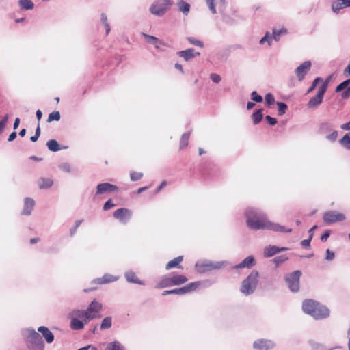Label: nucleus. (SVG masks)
I'll return each mask as SVG.
<instances>
[{
  "mask_svg": "<svg viewBox=\"0 0 350 350\" xmlns=\"http://www.w3.org/2000/svg\"><path fill=\"white\" fill-rule=\"evenodd\" d=\"M246 224L249 228L253 230H269L274 232H291V228L269 221L266 215L260 209L249 207L245 212Z\"/></svg>",
  "mask_w": 350,
  "mask_h": 350,
  "instance_id": "f257e3e1",
  "label": "nucleus"
},
{
  "mask_svg": "<svg viewBox=\"0 0 350 350\" xmlns=\"http://www.w3.org/2000/svg\"><path fill=\"white\" fill-rule=\"evenodd\" d=\"M302 309L315 319H325L329 316V310L325 306L312 299H306L303 301Z\"/></svg>",
  "mask_w": 350,
  "mask_h": 350,
  "instance_id": "f03ea898",
  "label": "nucleus"
},
{
  "mask_svg": "<svg viewBox=\"0 0 350 350\" xmlns=\"http://www.w3.org/2000/svg\"><path fill=\"white\" fill-rule=\"evenodd\" d=\"M23 335L29 350H44V343L42 338L33 329L23 330Z\"/></svg>",
  "mask_w": 350,
  "mask_h": 350,
  "instance_id": "7ed1b4c3",
  "label": "nucleus"
},
{
  "mask_svg": "<svg viewBox=\"0 0 350 350\" xmlns=\"http://www.w3.org/2000/svg\"><path fill=\"white\" fill-rule=\"evenodd\" d=\"M258 276V271L252 270L248 276L242 282L240 291L245 295L252 294L256 288Z\"/></svg>",
  "mask_w": 350,
  "mask_h": 350,
  "instance_id": "20e7f679",
  "label": "nucleus"
},
{
  "mask_svg": "<svg viewBox=\"0 0 350 350\" xmlns=\"http://www.w3.org/2000/svg\"><path fill=\"white\" fill-rule=\"evenodd\" d=\"M172 4L171 0H157L150 6V12L155 16H162L166 13Z\"/></svg>",
  "mask_w": 350,
  "mask_h": 350,
  "instance_id": "39448f33",
  "label": "nucleus"
},
{
  "mask_svg": "<svg viewBox=\"0 0 350 350\" xmlns=\"http://www.w3.org/2000/svg\"><path fill=\"white\" fill-rule=\"evenodd\" d=\"M201 284L200 281L191 282L183 287L178 288H174L172 290H166L162 293L163 296H165L167 295H185L193 292L196 291Z\"/></svg>",
  "mask_w": 350,
  "mask_h": 350,
  "instance_id": "423d86ee",
  "label": "nucleus"
},
{
  "mask_svg": "<svg viewBox=\"0 0 350 350\" xmlns=\"http://www.w3.org/2000/svg\"><path fill=\"white\" fill-rule=\"evenodd\" d=\"M301 275V271L296 270L288 274L285 277V281L287 283L291 291L296 293L299 290V280Z\"/></svg>",
  "mask_w": 350,
  "mask_h": 350,
  "instance_id": "0eeeda50",
  "label": "nucleus"
},
{
  "mask_svg": "<svg viewBox=\"0 0 350 350\" xmlns=\"http://www.w3.org/2000/svg\"><path fill=\"white\" fill-rule=\"evenodd\" d=\"M325 93V85H321L319 88L317 94L312 97L308 101L307 106L310 109L317 107L323 101L324 94Z\"/></svg>",
  "mask_w": 350,
  "mask_h": 350,
  "instance_id": "6e6552de",
  "label": "nucleus"
},
{
  "mask_svg": "<svg viewBox=\"0 0 350 350\" xmlns=\"http://www.w3.org/2000/svg\"><path fill=\"white\" fill-rule=\"evenodd\" d=\"M113 217L126 224L132 217V211L126 208H120L113 212Z\"/></svg>",
  "mask_w": 350,
  "mask_h": 350,
  "instance_id": "1a4fd4ad",
  "label": "nucleus"
},
{
  "mask_svg": "<svg viewBox=\"0 0 350 350\" xmlns=\"http://www.w3.org/2000/svg\"><path fill=\"white\" fill-rule=\"evenodd\" d=\"M323 220L327 224H332L336 221H343L345 217L343 214L334 211H329L324 213Z\"/></svg>",
  "mask_w": 350,
  "mask_h": 350,
  "instance_id": "9d476101",
  "label": "nucleus"
},
{
  "mask_svg": "<svg viewBox=\"0 0 350 350\" xmlns=\"http://www.w3.org/2000/svg\"><path fill=\"white\" fill-rule=\"evenodd\" d=\"M311 65L310 61H305L295 69V72L299 81H302L304 79L305 76L311 68Z\"/></svg>",
  "mask_w": 350,
  "mask_h": 350,
  "instance_id": "9b49d317",
  "label": "nucleus"
},
{
  "mask_svg": "<svg viewBox=\"0 0 350 350\" xmlns=\"http://www.w3.org/2000/svg\"><path fill=\"white\" fill-rule=\"evenodd\" d=\"M118 187L109 183H100L96 187V195L118 191Z\"/></svg>",
  "mask_w": 350,
  "mask_h": 350,
  "instance_id": "f8f14e48",
  "label": "nucleus"
},
{
  "mask_svg": "<svg viewBox=\"0 0 350 350\" xmlns=\"http://www.w3.org/2000/svg\"><path fill=\"white\" fill-rule=\"evenodd\" d=\"M274 346V342L267 339L257 340L253 343L254 348L258 350H269Z\"/></svg>",
  "mask_w": 350,
  "mask_h": 350,
  "instance_id": "ddd939ff",
  "label": "nucleus"
},
{
  "mask_svg": "<svg viewBox=\"0 0 350 350\" xmlns=\"http://www.w3.org/2000/svg\"><path fill=\"white\" fill-rule=\"evenodd\" d=\"M177 55L179 57H183L185 61L189 62L195 58L196 56H199L200 53L196 52L193 49L189 48L186 50L177 52Z\"/></svg>",
  "mask_w": 350,
  "mask_h": 350,
  "instance_id": "4468645a",
  "label": "nucleus"
},
{
  "mask_svg": "<svg viewBox=\"0 0 350 350\" xmlns=\"http://www.w3.org/2000/svg\"><path fill=\"white\" fill-rule=\"evenodd\" d=\"M255 265V259L254 257L252 255L248 256L245 259H243L239 264H237L233 266L232 268L234 269H250Z\"/></svg>",
  "mask_w": 350,
  "mask_h": 350,
  "instance_id": "2eb2a0df",
  "label": "nucleus"
},
{
  "mask_svg": "<svg viewBox=\"0 0 350 350\" xmlns=\"http://www.w3.org/2000/svg\"><path fill=\"white\" fill-rule=\"evenodd\" d=\"M348 7H350V0H336L332 3V10L338 14L340 10Z\"/></svg>",
  "mask_w": 350,
  "mask_h": 350,
  "instance_id": "dca6fc26",
  "label": "nucleus"
},
{
  "mask_svg": "<svg viewBox=\"0 0 350 350\" xmlns=\"http://www.w3.org/2000/svg\"><path fill=\"white\" fill-rule=\"evenodd\" d=\"M35 206V202L32 198H26L25 199L24 207L21 212L23 215H29Z\"/></svg>",
  "mask_w": 350,
  "mask_h": 350,
  "instance_id": "f3484780",
  "label": "nucleus"
},
{
  "mask_svg": "<svg viewBox=\"0 0 350 350\" xmlns=\"http://www.w3.org/2000/svg\"><path fill=\"white\" fill-rule=\"evenodd\" d=\"M171 280V274L162 276L160 281L156 284L155 288L160 289L172 286Z\"/></svg>",
  "mask_w": 350,
  "mask_h": 350,
  "instance_id": "a211bd4d",
  "label": "nucleus"
},
{
  "mask_svg": "<svg viewBox=\"0 0 350 350\" xmlns=\"http://www.w3.org/2000/svg\"><path fill=\"white\" fill-rule=\"evenodd\" d=\"M38 330L42 334V336L44 338L47 343L50 344L53 342L54 340V335L48 327L40 326L38 327Z\"/></svg>",
  "mask_w": 350,
  "mask_h": 350,
  "instance_id": "6ab92c4d",
  "label": "nucleus"
},
{
  "mask_svg": "<svg viewBox=\"0 0 350 350\" xmlns=\"http://www.w3.org/2000/svg\"><path fill=\"white\" fill-rule=\"evenodd\" d=\"M196 271L200 273H204L213 270L212 261H206L203 263L196 264Z\"/></svg>",
  "mask_w": 350,
  "mask_h": 350,
  "instance_id": "aec40b11",
  "label": "nucleus"
},
{
  "mask_svg": "<svg viewBox=\"0 0 350 350\" xmlns=\"http://www.w3.org/2000/svg\"><path fill=\"white\" fill-rule=\"evenodd\" d=\"M118 278L110 275L109 273L105 274L102 278H96L94 282L98 284H104L118 280Z\"/></svg>",
  "mask_w": 350,
  "mask_h": 350,
  "instance_id": "412c9836",
  "label": "nucleus"
},
{
  "mask_svg": "<svg viewBox=\"0 0 350 350\" xmlns=\"http://www.w3.org/2000/svg\"><path fill=\"white\" fill-rule=\"evenodd\" d=\"M278 253H279V247L276 245H267L263 251V255L265 258L272 257Z\"/></svg>",
  "mask_w": 350,
  "mask_h": 350,
  "instance_id": "4be33fe9",
  "label": "nucleus"
},
{
  "mask_svg": "<svg viewBox=\"0 0 350 350\" xmlns=\"http://www.w3.org/2000/svg\"><path fill=\"white\" fill-rule=\"evenodd\" d=\"M125 278L126 281L129 283L137 284L139 285H143L144 283L142 280L137 278L135 273L132 271H129L125 272L124 273Z\"/></svg>",
  "mask_w": 350,
  "mask_h": 350,
  "instance_id": "5701e85b",
  "label": "nucleus"
},
{
  "mask_svg": "<svg viewBox=\"0 0 350 350\" xmlns=\"http://www.w3.org/2000/svg\"><path fill=\"white\" fill-rule=\"evenodd\" d=\"M172 277V284L173 286H178L181 285L186 282H187L188 279L186 276L183 275L174 274L170 273Z\"/></svg>",
  "mask_w": 350,
  "mask_h": 350,
  "instance_id": "b1692460",
  "label": "nucleus"
},
{
  "mask_svg": "<svg viewBox=\"0 0 350 350\" xmlns=\"http://www.w3.org/2000/svg\"><path fill=\"white\" fill-rule=\"evenodd\" d=\"M102 308L103 306L100 302L96 300H94L90 304L86 310L92 314H96V313L99 312L102 310Z\"/></svg>",
  "mask_w": 350,
  "mask_h": 350,
  "instance_id": "393cba45",
  "label": "nucleus"
},
{
  "mask_svg": "<svg viewBox=\"0 0 350 350\" xmlns=\"http://www.w3.org/2000/svg\"><path fill=\"white\" fill-rule=\"evenodd\" d=\"M183 256H179L175 258H174L173 260H172L167 262V264L165 266V269L167 270H169L174 267L181 268L180 263L183 261Z\"/></svg>",
  "mask_w": 350,
  "mask_h": 350,
  "instance_id": "a878e982",
  "label": "nucleus"
},
{
  "mask_svg": "<svg viewBox=\"0 0 350 350\" xmlns=\"http://www.w3.org/2000/svg\"><path fill=\"white\" fill-rule=\"evenodd\" d=\"M70 327L73 330H81L84 328V323L78 318H72L70 321Z\"/></svg>",
  "mask_w": 350,
  "mask_h": 350,
  "instance_id": "bb28decb",
  "label": "nucleus"
},
{
  "mask_svg": "<svg viewBox=\"0 0 350 350\" xmlns=\"http://www.w3.org/2000/svg\"><path fill=\"white\" fill-rule=\"evenodd\" d=\"M333 131V126L332 123L328 122H322L319 126V133L321 134L328 135Z\"/></svg>",
  "mask_w": 350,
  "mask_h": 350,
  "instance_id": "cd10ccee",
  "label": "nucleus"
},
{
  "mask_svg": "<svg viewBox=\"0 0 350 350\" xmlns=\"http://www.w3.org/2000/svg\"><path fill=\"white\" fill-rule=\"evenodd\" d=\"M254 125L260 123L263 118L262 109L256 110L251 116Z\"/></svg>",
  "mask_w": 350,
  "mask_h": 350,
  "instance_id": "c85d7f7f",
  "label": "nucleus"
},
{
  "mask_svg": "<svg viewBox=\"0 0 350 350\" xmlns=\"http://www.w3.org/2000/svg\"><path fill=\"white\" fill-rule=\"evenodd\" d=\"M177 5L180 12H182L185 15L188 14L190 10V5L188 3L183 0H180L178 1Z\"/></svg>",
  "mask_w": 350,
  "mask_h": 350,
  "instance_id": "c756f323",
  "label": "nucleus"
},
{
  "mask_svg": "<svg viewBox=\"0 0 350 350\" xmlns=\"http://www.w3.org/2000/svg\"><path fill=\"white\" fill-rule=\"evenodd\" d=\"M53 183V180L50 178H42L38 180L39 187L41 189L51 187Z\"/></svg>",
  "mask_w": 350,
  "mask_h": 350,
  "instance_id": "7c9ffc66",
  "label": "nucleus"
},
{
  "mask_svg": "<svg viewBox=\"0 0 350 350\" xmlns=\"http://www.w3.org/2000/svg\"><path fill=\"white\" fill-rule=\"evenodd\" d=\"M46 146L49 150L52 152H57L61 150L60 145L55 139H51L47 142Z\"/></svg>",
  "mask_w": 350,
  "mask_h": 350,
  "instance_id": "2f4dec72",
  "label": "nucleus"
},
{
  "mask_svg": "<svg viewBox=\"0 0 350 350\" xmlns=\"http://www.w3.org/2000/svg\"><path fill=\"white\" fill-rule=\"evenodd\" d=\"M21 10H28L33 8L34 4L31 0H19L18 1Z\"/></svg>",
  "mask_w": 350,
  "mask_h": 350,
  "instance_id": "473e14b6",
  "label": "nucleus"
},
{
  "mask_svg": "<svg viewBox=\"0 0 350 350\" xmlns=\"http://www.w3.org/2000/svg\"><path fill=\"white\" fill-rule=\"evenodd\" d=\"M112 326L111 317H107L104 318L101 322L100 329L101 330L108 329Z\"/></svg>",
  "mask_w": 350,
  "mask_h": 350,
  "instance_id": "72a5a7b5",
  "label": "nucleus"
},
{
  "mask_svg": "<svg viewBox=\"0 0 350 350\" xmlns=\"http://www.w3.org/2000/svg\"><path fill=\"white\" fill-rule=\"evenodd\" d=\"M191 135V132H187L183 134L180 140V148L183 149L188 145L189 138Z\"/></svg>",
  "mask_w": 350,
  "mask_h": 350,
  "instance_id": "f704fd0d",
  "label": "nucleus"
},
{
  "mask_svg": "<svg viewBox=\"0 0 350 350\" xmlns=\"http://www.w3.org/2000/svg\"><path fill=\"white\" fill-rule=\"evenodd\" d=\"M105 350H124V349L119 342L113 341L107 345Z\"/></svg>",
  "mask_w": 350,
  "mask_h": 350,
  "instance_id": "c9c22d12",
  "label": "nucleus"
},
{
  "mask_svg": "<svg viewBox=\"0 0 350 350\" xmlns=\"http://www.w3.org/2000/svg\"><path fill=\"white\" fill-rule=\"evenodd\" d=\"M142 35L145 38L146 42L149 44L157 45L159 42H160L159 40L155 36H150L144 33H143ZM156 47L158 48L157 46H156Z\"/></svg>",
  "mask_w": 350,
  "mask_h": 350,
  "instance_id": "e433bc0d",
  "label": "nucleus"
},
{
  "mask_svg": "<svg viewBox=\"0 0 350 350\" xmlns=\"http://www.w3.org/2000/svg\"><path fill=\"white\" fill-rule=\"evenodd\" d=\"M287 33V30L284 28H282V29H273V38L275 40V41H279L280 39V37L283 34H285Z\"/></svg>",
  "mask_w": 350,
  "mask_h": 350,
  "instance_id": "4c0bfd02",
  "label": "nucleus"
},
{
  "mask_svg": "<svg viewBox=\"0 0 350 350\" xmlns=\"http://www.w3.org/2000/svg\"><path fill=\"white\" fill-rule=\"evenodd\" d=\"M98 316L96 314H92L88 310H85L82 321L83 323H87L92 319H96Z\"/></svg>",
  "mask_w": 350,
  "mask_h": 350,
  "instance_id": "58836bf2",
  "label": "nucleus"
},
{
  "mask_svg": "<svg viewBox=\"0 0 350 350\" xmlns=\"http://www.w3.org/2000/svg\"><path fill=\"white\" fill-rule=\"evenodd\" d=\"M340 143L345 148L350 150V133L345 134L340 140Z\"/></svg>",
  "mask_w": 350,
  "mask_h": 350,
  "instance_id": "ea45409f",
  "label": "nucleus"
},
{
  "mask_svg": "<svg viewBox=\"0 0 350 350\" xmlns=\"http://www.w3.org/2000/svg\"><path fill=\"white\" fill-rule=\"evenodd\" d=\"M349 85H350V79H347L345 80L344 81H342V83H340L338 85L336 86V88L335 89V92H342V90L349 88Z\"/></svg>",
  "mask_w": 350,
  "mask_h": 350,
  "instance_id": "a19ab883",
  "label": "nucleus"
},
{
  "mask_svg": "<svg viewBox=\"0 0 350 350\" xmlns=\"http://www.w3.org/2000/svg\"><path fill=\"white\" fill-rule=\"evenodd\" d=\"M288 257L286 254H283V255H280V256L275 257L273 259V261L276 265V266H279L280 265H281L283 262L288 260Z\"/></svg>",
  "mask_w": 350,
  "mask_h": 350,
  "instance_id": "79ce46f5",
  "label": "nucleus"
},
{
  "mask_svg": "<svg viewBox=\"0 0 350 350\" xmlns=\"http://www.w3.org/2000/svg\"><path fill=\"white\" fill-rule=\"evenodd\" d=\"M278 105V113L279 116H282L286 113V111L288 108L287 105L283 102H277Z\"/></svg>",
  "mask_w": 350,
  "mask_h": 350,
  "instance_id": "37998d69",
  "label": "nucleus"
},
{
  "mask_svg": "<svg viewBox=\"0 0 350 350\" xmlns=\"http://www.w3.org/2000/svg\"><path fill=\"white\" fill-rule=\"evenodd\" d=\"M60 118V113L57 111H54L49 115L47 122H51L52 121H59Z\"/></svg>",
  "mask_w": 350,
  "mask_h": 350,
  "instance_id": "c03bdc74",
  "label": "nucleus"
},
{
  "mask_svg": "<svg viewBox=\"0 0 350 350\" xmlns=\"http://www.w3.org/2000/svg\"><path fill=\"white\" fill-rule=\"evenodd\" d=\"M273 38V36L271 35L269 32H267L265 35L260 39L259 43L260 44H263L265 42H267L268 45L270 46L271 43V40Z\"/></svg>",
  "mask_w": 350,
  "mask_h": 350,
  "instance_id": "a18cd8bd",
  "label": "nucleus"
},
{
  "mask_svg": "<svg viewBox=\"0 0 350 350\" xmlns=\"http://www.w3.org/2000/svg\"><path fill=\"white\" fill-rule=\"evenodd\" d=\"M100 21L105 27L106 35H108L110 32V26L107 22V17L105 14L103 13L101 14Z\"/></svg>",
  "mask_w": 350,
  "mask_h": 350,
  "instance_id": "49530a36",
  "label": "nucleus"
},
{
  "mask_svg": "<svg viewBox=\"0 0 350 350\" xmlns=\"http://www.w3.org/2000/svg\"><path fill=\"white\" fill-rule=\"evenodd\" d=\"M322 81H323V79L321 77H319L315 78L314 79V81H312L310 87L307 90V94L312 92L317 88V85H318V83L319 82H322Z\"/></svg>",
  "mask_w": 350,
  "mask_h": 350,
  "instance_id": "de8ad7c7",
  "label": "nucleus"
},
{
  "mask_svg": "<svg viewBox=\"0 0 350 350\" xmlns=\"http://www.w3.org/2000/svg\"><path fill=\"white\" fill-rule=\"evenodd\" d=\"M229 265V262L228 261H217V262H212V267L213 270V269H219L222 268L224 266H226Z\"/></svg>",
  "mask_w": 350,
  "mask_h": 350,
  "instance_id": "09e8293b",
  "label": "nucleus"
},
{
  "mask_svg": "<svg viewBox=\"0 0 350 350\" xmlns=\"http://www.w3.org/2000/svg\"><path fill=\"white\" fill-rule=\"evenodd\" d=\"M187 40L189 42V43H191V44H193V45H196V46H198L200 48H203L204 47V43L199 40H197L196 38L194 37H188L187 38Z\"/></svg>",
  "mask_w": 350,
  "mask_h": 350,
  "instance_id": "8fccbe9b",
  "label": "nucleus"
},
{
  "mask_svg": "<svg viewBox=\"0 0 350 350\" xmlns=\"http://www.w3.org/2000/svg\"><path fill=\"white\" fill-rule=\"evenodd\" d=\"M265 103L267 106H270L275 103V100L273 95L271 93H268L265 95Z\"/></svg>",
  "mask_w": 350,
  "mask_h": 350,
  "instance_id": "3c124183",
  "label": "nucleus"
},
{
  "mask_svg": "<svg viewBox=\"0 0 350 350\" xmlns=\"http://www.w3.org/2000/svg\"><path fill=\"white\" fill-rule=\"evenodd\" d=\"M143 177V174L142 172H131L130 178L132 181H137L140 180Z\"/></svg>",
  "mask_w": 350,
  "mask_h": 350,
  "instance_id": "603ef678",
  "label": "nucleus"
},
{
  "mask_svg": "<svg viewBox=\"0 0 350 350\" xmlns=\"http://www.w3.org/2000/svg\"><path fill=\"white\" fill-rule=\"evenodd\" d=\"M330 133H331L325 135V139L332 142H336L338 137V131H332Z\"/></svg>",
  "mask_w": 350,
  "mask_h": 350,
  "instance_id": "864d4df0",
  "label": "nucleus"
},
{
  "mask_svg": "<svg viewBox=\"0 0 350 350\" xmlns=\"http://www.w3.org/2000/svg\"><path fill=\"white\" fill-rule=\"evenodd\" d=\"M206 3L211 13L213 14H216L217 10L215 4V0H206Z\"/></svg>",
  "mask_w": 350,
  "mask_h": 350,
  "instance_id": "5fc2aeb1",
  "label": "nucleus"
},
{
  "mask_svg": "<svg viewBox=\"0 0 350 350\" xmlns=\"http://www.w3.org/2000/svg\"><path fill=\"white\" fill-rule=\"evenodd\" d=\"M251 99L256 103H261L263 100L262 97L259 95L256 91L251 93Z\"/></svg>",
  "mask_w": 350,
  "mask_h": 350,
  "instance_id": "6e6d98bb",
  "label": "nucleus"
},
{
  "mask_svg": "<svg viewBox=\"0 0 350 350\" xmlns=\"http://www.w3.org/2000/svg\"><path fill=\"white\" fill-rule=\"evenodd\" d=\"M312 237H313V233H311V234L309 235V237L307 239H304L301 241V243H300L301 245L304 248L309 247L310 245V242H311Z\"/></svg>",
  "mask_w": 350,
  "mask_h": 350,
  "instance_id": "4d7b16f0",
  "label": "nucleus"
},
{
  "mask_svg": "<svg viewBox=\"0 0 350 350\" xmlns=\"http://www.w3.org/2000/svg\"><path fill=\"white\" fill-rule=\"evenodd\" d=\"M8 118H9V116L7 114L0 121V133H1L3 131L4 129L5 128Z\"/></svg>",
  "mask_w": 350,
  "mask_h": 350,
  "instance_id": "13d9d810",
  "label": "nucleus"
},
{
  "mask_svg": "<svg viewBox=\"0 0 350 350\" xmlns=\"http://www.w3.org/2000/svg\"><path fill=\"white\" fill-rule=\"evenodd\" d=\"M265 120L271 126L275 125L278 122L277 119L275 118H273L269 115L265 116Z\"/></svg>",
  "mask_w": 350,
  "mask_h": 350,
  "instance_id": "bf43d9fd",
  "label": "nucleus"
},
{
  "mask_svg": "<svg viewBox=\"0 0 350 350\" xmlns=\"http://www.w3.org/2000/svg\"><path fill=\"white\" fill-rule=\"evenodd\" d=\"M59 168L66 172H70V167L69 163H62L59 164Z\"/></svg>",
  "mask_w": 350,
  "mask_h": 350,
  "instance_id": "052dcab7",
  "label": "nucleus"
},
{
  "mask_svg": "<svg viewBox=\"0 0 350 350\" xmlns=\"http://www.w3.org/2000/svg\"><path fill=\"white\" fill-rule=\"evenodd\" d=\"M334 257H335L334 252L331 251L329 249H327L326 250L325 260L331 261V260H334Z\"/></svg>",
  "mask_w": 350,
  "mask_h": 350,
  "instance_id": "680f3d73",
  "label": "nucleus"
},
{
  "mask_svg": "<svg viewBox=\"0 0 350 350\" xmlns=\"http://www.w3.org/2000/svg\"><path fill=\"white\" fill-rule=\"evenodd\" d=\"M113 206H115V204L112 202V200L109 199L104 204L103 208L104 211H108Z\"/></svg>",
  "mask_w": 350,
  "mask_h": 350,
  "instance_id": "e2e57ef3",
  "label": "nucleus"
},
{
  "mask_svg": "<svg viewBox=\"0 0 350 350\" xmlns=\"http://www.w3.org/2000/svg\"><path fill=\"white\" fill-rule=\"evenodd\" d=\"M210 78L214 83H218L221 80V77L216 73H211L210 75Z\"/></svg>",
  "mask_w": 350,
  "mask_h": 350,
  "instance_id": "0e129e2a",
  "label": "nucleus"
},
{
  "mask_svg": "<svg viewBox=\"0 0 350 350\" xmlns=\"http://www.w3.org/2000/svg\"><path fill=\"white\" fill-rule=\"evenodd\" d=\"M84 313H85V310H76L72 312V314L76 316L77 317L76 318H78L79 319H82L83 318Z\"/></svg>",
  "mask_w": 350,
  "mask_h": 350,
  "instance_id": "69168bd1",
  "label": "nucleus"
},
{
  "mask_svg": "<svg viewBox=\"0 0 350 350\" xmlns=\"http://www.w3.org/2000/svg\"><path fill=\"white\" fill-rule=\"evenodd\" d=\"M342 91L343 92L341 93L342 98H343V99L349 98L350 97V86Z\"/></svg>",
  "mask_w": 350,
  "mask_h": 350,
  "instance_id": "338daca9",
  "label": "nucleus"
},
{
  "mask_svg": "<svg viewBox=\"0 0 350 350\" xmlns=\"http://www.w3.org/2000/svg\"><path fill=\"white\" fill-rule=\"evenodd\" d=\"M331 234V231L329 230H327L321 237V241L323 242H325L327 239L329 237Z\"/></svg>",
  "mask_w": 350,
  "mask_h": 350,
  "instance_id": "774afa93",
  "label": "nucleus"
}]
</instances>
